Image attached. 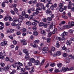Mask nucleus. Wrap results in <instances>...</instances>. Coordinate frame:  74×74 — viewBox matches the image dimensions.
Returning <instances> with one entry per match:
<instances>
[{"mask_svg": "<svg viewBox=\"0 0 74 74\" xmlns=\"http://www.w3.org/2000/svg\"><path fill=\"white\" fill-rule=\"evenodd\" d=\"M35 64L37 66L39 65L40 63V61L38 60H37L35 61Z\"/></svg>", "mask_w": 74, "mask_h": 74, "instance_id": "nucleus-8", "label": "nucleus"}, {"mask_svg": "<svg viewBox=\"0 0 74 74\" xmlns=\"http://www.w3.org/2000/svg\"><path fill=\"white\" fill-rule=\"evenodd\" d=\"M69 57H71L72 59H74V56H72V55H70Z\"/></svg>", "mask_w": 74, "mask_h": 74, "instance_id": "nucleus-51", "label": "nucleus"}, {"mask_svg": "<svg viewBox=\"0 0 74 74\" xmlns=\"http://www.w3.org/2000/svg\"><path fill=\"white\" fill-rule=\"evenodd\" d=\"M50 41H51V38H49L47 39V42H49Z\"/></svg>", "mask_w": 74, "mask_h": 74, "instance_id": "nucleus-41", "label": "nucleus"}, {"mask_svg": "<svg viewBox=\"0 0 74 74\" xmlns=\"http://www.w3.org/2000/svg\"><path fill=\"white\" fill-rule=\"evenodd\" d=\"M66 63H68L70 62V58H67L66 59Z\"/></svg>", "mask_w": 74, "mask_h": 74, "instance_id": "nucleus-10", "label": "nucleus"}, {"mask_svg": "<svg viewBox=\"0 0 74 74\" xmlns=\"http://www.w3.org/2000/svg\"><path fill=\"white\" fill-rule=\"evenodd\" d=\"M28 65L29 66H32V63L30 62H29L28 63Z\"/></svg>", "mask_w": 74, "mask_h": 74, "instance_id": "nucleus-27", "label": "nucleus"}, {"mask_svg": "<svg viewBox=\"0 0 74 74\" xmlns=\"http://www.w3.org/2000/svg\"><path fill=\"white\" fill-rule=\"evenodd\" d=\"M1 46H3L4 45V42H1Z\"/></svg>", "mask_w": 74, "mask_h": 74, "instance_id": "nucleus-64", "label": "nucleus"}, {"mask_svg": "<svg viewBox=\"0 0 74 74\" xmlns=\"http://www.w3.org/2000/svg\"><path fill=\"white\" fill-rule=\"evenodd\" d=\"M59 7L60 8H62V7H63V3H60Z\"/></svg>", "mask_w": 74, "mask_h": 74, "instance_id": "nucleus-55", "label": "nucleus"}, {"mask_svg": "<svg viewBox=\"0 0 74 74\" xmlns=\"http://www.w3.org/2000/svg\"><path fill=\"white\" fill-rule=\"evenodd\" d=\"M52 51H55V48L53 47H51Z\"/></svg>", "mask_w": 74, "mask_h": 74, "instance_id": "nucleus-21", "label": "nucleus"}, {"mask_svg": "<svg viewBox=\"0 0 74 74\" xmlns=\"http://www.w3.org/2000/svg\"><path fill=\"white\" fill-rule=\"evenodd\" d=\"M54 23L53 22H52L51 23V25H50L49 26L50 29H53V26L55 25H54Z\"/></svg>", "mask_w": 74, "mask_h": 74, "instance_id": "nucleus-9", "label": "nucleus"}, {"mask_svg": "<svg viewBox=\"0 0 74 74\" xmlns=\"http://www.w3.org/2000/svg\"><path fill=\"white\" fill-rule=\"evenodd\" d=\"M19 18H20L18 19V22L19 23L22 22L23 19V18H23V17L21 16H19Z\"/></svg>", "mask_w": 74, "mask_h": 74, "instance_id": "nucleus-3", "label": "nucleus"}, {"mask_svg": "<svg viewBox=\"0 0 74 74\" xmlns=\"http://www.w3.org/2000/svg\"><path fill=\"white\" fill-rule=\"evenodd\" d=\"M10 12L12 14H13V15H15V12H14V11L11 10L10 11Z\"/></svg>", "mask_w": 74, "mask_h": 74, "instance_id": "nucleus-47", "label": "nucleus"}, {"mask_svg": "<svg viewBox=\"0 0 74 74\" xmlns=\"http://www.w3.org/2000/svg\"><path fill=\"white\" fill-rule=\"evenodd\" d=\"M44 27L45 28H46L48 27V24H44Z\"/></svg>", "mask_w": 74, "mask_h": 74, "instance_id": "nucleus-31", "label": "nucleus"}, {"mask_svg": "<svg viewBox=\"0 0 74 74\" xmlns=\"http://www.w3.org/2000/svg\"><path fill=\"white\" fill-rule=\"evenodd\" d=\"M5 24H6V26H9V25H10V23H9V22H7Z\"/></svg>", "mask_w": 74, "mask_h": 74, "instance_id": "nucleus-63", "label": "nucleus"}, {"mask_svg": "<svg viewBox=\"0 0 74 74\" xmlns=\"http://www.w3.org/2000/svg\"><path fill=\"white\" fill-rule=\"evenodd\" d=\"M29 54H27L25 56V58L27 60H29L30 59V57L29 56Z\"/></svg>", "mask_w": 74, "mask_h": 74, "instance_id": "nucleus-12", "label": "nucleus"}, {"mask_svg": "<svg viewBox=\"0 0 74 74\" xmlns=\"http://www.w3.org/2000/svg\"><path fill=\"white\" fill-rule=\"evenodd\" d=\"M21 69V67L20 66H17V70H20V69Z\"/></svg>", "mask_w": 74, "mask_h": 74, "instance_id": "nucleus-58", "label": "nucleus"}, {"mask_svg": "<svg viewBox=\"0 0 74 74\" xmlns=\"http://www.w3.org/2000/svg\"><path fill=\"white\" fill-rule=\"evenodd\" d=\"M43 53H45L46 52L48 51V47H44L42 49Z\"/></svg>", "mask_w": 74, "mask_h": 74, "instance_id": "nucleus-1", "label": "nucleus"}, {"mask_svg": "<svg viewBox=\"0 0 74 74\" xmlns=\"http://www.w3.org/2000/svg\"><path fill=\"white\" fill-rule=\"evenodd\" d=\"M62 70L63 71L65 72V71H67V69L64 67H63L62 69Z\"/></svg>", "mask_w": 74, "mask_h": 74, "instance_id": "nucleus-13", "label": "nucleus"}, {"mask_svg": "<svg viewBox=\"0 0 74 74\" xmlns=\"http://www.w3.org/2000/svg\"><path fill=\"white\" fill-rule=\"evenodd\" d=\"M4 71V69L2 68H0V71L3 72Z\"/></svg>", "mask_w": 74, "mask_h": 74, "instance_id": "nucleus-57", "label": "nucleus"}, {"mask_svg": "<svg viewBox=\"0 0 74 74\" xmlns=\"http://www.w3.org/2000/svg\"><path fill=\"white\" fill-rule=\"evenodd\" d=\"M47 19L48 21H52V18L51 17H48Z\"/></svg>", "mask_w": 74, "mask_h": 74, "instance_id": "nucleus-59", "label": "nucleus"}, {"mask_svg": "<svg viewBox=\"0 0 74 74\" xmlns=\"http://www.w3.org/2000/svg\"><path fill=\"white\" fill-rule=\"evenodd\" d=\"M33 34L34 36H37L38 35V32L37 31H34L33 33Z\"/></svg>", "mask_w": 74, "mask_h": 74, "instance_id": "nucleus-18", "label": "nucleus"}, {"mask_svg": "<svg viewBox=\"0 0 74 74\" xmlns=\"http://www.w3.org/2000/svg\"><path fill=\"white\" fill-rule=\"evenodd\" d=\"M41 6L43 8V10H45V7H44V5L42 3L41 4Z\"/></svg>", "mask_w": 74, "mask_h": 74, "instance_id": "nucleus-19", "label": "nucleus"}, {"mask_svg": "<svg viewBox=\"0 0 74 74\" xmlns=\"http://www.w3.org/2000/svg\"><path fill=\"white\" fill-rule=\"evenodd\" d=\"M18 65H19V66H23V64H22V63L19 62H18Z\"/></svg>", "mask_w": 74, "mask_h": 74, "instance_id": "nucleus-32", "label": "nucleus"}, {"mask_svg": "<svg viewBox=\"0 0 74 74\" xmlns=\"http://www.w3.org/2000/svg\"><path fill=\"white\" fill-rule=\"evenodd\" d=\"M50 8L51 10H54V8H55V6H54V5H53L51 6Z\"/></svg>", "mask_w": 74, "mask_h": 74, "instance_id": "nucleus-34", "label": "nucleus"}, {"mask_svg": "<svg viewBox=\"0 0 74 74\" xmlns=\"http://www.w3.org/2000/svg\"><path fill=\"white\" fill-rule=\"evenodd\" d=\"M33 47H34V48H37V47H38V46L36 44H34V45L33 46Z\"/></svg>", "mask_w": 74, "mask_h": 74, "instance_id": "nucleus-56", "label": "nucleus"}, {"mask_svg": "<svg viewBox=\"0 0 74 74\" xmlns=\"http://www.w3.org/2000/svg\"><path fill=\"white\" fill-rule=\"evenodd\" d=\"M57 66L58 67H61L62 66V64L60 63L57 64Z\"/></svg>", "mask_w": 74, "mask_h": 74, "instance_id": "nucleus-22", "label": "nucleus"}, {"mask_svg": "<svg viewBox=\"0 0 74 74\" xmlns=\"http://www.w3.org/2000/svg\"><path fill=\"white\" fill-rule=\"evenodd\" d=\"M52 3H48L46 5V6L48 8V7H49L50 5H49V4H52Z\"/></svg>", "mask_w": 74, "mask_h": 74, "instance_id": "nucleus-25", "label": "nucleus"}, {"mask_svg": "<svg viewBox=\"0 0 74 74\" xmlns=\"http://www.w3.org/2000/svg\"><path fill=\"white\" fill-rule=\"evenodd\" d=\"M56 64L55 63H51L50 64V66H51V67H54Z\"/></svg>", "mask_w": 74, "mask_h": 74, "instance_id": "nucleus-30", "label": "nucleus"}, {"mask_svg": "<svg viewBox=\"0 0 74 74\" xmlns=\"http://www.w3.org/2000/svg\"><path fill=\"white\" fill-rule=\"evenodd\" d=\"M38 10H40V11H41V10H42V8H38L36 9V12L37 14H38V13H39V11H38Z\"/></svg>", "mask_w": 74, "mask_h": 74, "instance_id": "nucleus-5", "label": "nucleus"}, {"mask_svg": "<svg viewBox=\"0 0 74 74\" xmlns=\"http://www.w3.org/2000/svg\"><path fill=\"white\" fill-rule=\"evenodd\" d=\"M56 40H61V38H60V37H57L56 38Z\"/></svg>", "mask_w": 74, "mask_h": 74, "instance_id": "nucleus-43", "label": "nucleus"}, {"mask_svg": "<svg viewBox=\"0 0 74 74\" xmlns=\"http://www.w3.org/2000/svg\"><path fill=\"white\" fill-rule=\"evenodd\" d=\"M4 69L5 70V71H7V70H9V69L8 66H5L4 67Z\"/></svg>", "mask_w": 74, "mask_h": 74, "instance_id": "nucleus-23", "label": "nucleus"}, {"mask_svg": "<svg viewBox=\"0 0 74 74\" xmlns=\"http://www.w3.org/2000/svg\"><path fill=\"white\" fill-rule=\"evenodd\" d=\"M33 18V15L31 16H29V17L28 18L29 19H32Z\"/></svg>", "mask_w": 74, "mask_h": 74, "instance_id": "nucleus-54", "label": "nucleus"}, {"mask_svg": "<svg viewBox=\"0 0 74 74\" xmlns=\"http://www.w3.org/2000/svg\"><path fill=\"white\" fill-rule=\"evenodd\" d=\"M68 33L67 32H64L61 35L62 36V37H64V36L67 35Z\"/></svg>", "mask_w": 74, "mask_h": 74, "instance_id": "nucleus-7", "label": "nucleus"}, {"mask_svg": "<svg viewBox=\"0 0 74 74\" xmlns=\"http://www.w3.org/2000/svg\"><path fill=\"white\" fill-rule=\"evenodd\" d=\"M2 8H4V7H5V3L4 2H3L2 3Z\"/></svg>", "mask_w": 74, "mask_h": 74, "instance_id": "nucleus-33", "label": "nucleus"}, {"mask_svg": "<svg viewBox=\"0 0 74 74\" xmlns=\"http://www.w3.org/2000/svg\"><path fill=\"white\" fill-rule=\"evenodd\" d=\"M66 29H69V28H70V26L69 25H66Z\"/></svg>", "mask_w": 74, "mask_h": 74, "instance_id": "nucleus-52", "label": "nucleus"}, {"mask_svg": "<svg viewBox=\"0 0 74 74\" xmlns=\"http://www.w3.org/2000/svg\"><path fill=\"white\" fill-rule=\"evenodd\" d=\"M56 47H57V48H59L60 47L59 44V43H56Z\"/></svg>", "mask_w": 74, "mask_h": 74, "instance_id": "nucleus-53", "label": "nucleus"}, {"mask_svg": "<svg viewBox=\"0 0 74 74\" xmlns=\"http://www.w3.org/2000/svg\"><path fill=\"white\" fill-rule=\"evenodd\" d=\"M71 25L72 26H74V22L73 21H72L71 23Z\"/></svg>", "mask_w": 74, "mask_h": 74, "instance_id": "nucleus-62", "label": "nucleus"}, {"mask_svg": "<svg viewBox=\"0 0 74 74\" xmlns=\"http://www.w3.org/2000/svg\"><path fill=\"white\" fill-rule=\"evenodd\" d=\"M59 11L60 12H63V8H60Z\"/></svg>", "mask_w": 74, "mask_h": 74, "instance_id": "nucleus-45", "label": "nucleus"}, {"mask_svg": "<svg viewBox=\"0 0 74 74\" xmlns=\"http://www.w3.org/2000/svg\"><path fill=\"white\" fill-rule=\"evenodd\" d=\"M9 60H10V59H9L8 57H6L5 59V61L8 62V61H9Z\"/></svg>", "mask_w": 74, "mask_h": 74, "instance_id": "nucleus-49", "label": "nucleus"}, {"mask_svg": "<svg viewBox=\"0 0 74 74\" xmlns=\"http://www.w3.org/2000/svg\"><path fill=\"white\" fill-rule=\"evenodd\" d=\"M26 12L23 11L22 13V15L23 16H24V15H26Z\"/></svg>", "mask_w": 74, "mask_h": 74, "instance_id": "nucleus-24", "label": "nucleus"}, {"mask_svg": "<svg viewBox=\"0 0 74 74\" xmlns=\"http://www.w3.org/2000/svg\"><path fill=\"white\" fill-rule=\"evenodd\" d=\"M13 44L15 45L17 44V42L16 41L14 40L13 42Z\"/></svg>", "mask_w": 74, "mask_h": 74, "instance_id": "nucleus-61", "label": "nucleus"}, {"mask_svg": "<svg viewBox=\"0 0 74 74\" xmlns=\"http://www.w3.org/2000/svg\"><path fill=\"white\" fill-rule=\"evenodd\" d=\"M14 11L15 12H16V13H17V12H18V10L16 8H15L14 10Z\"/></svg>", "mask_w": 74, "mask_h": 74, "instance_id": "nucleus-29", "label": "nucleus"}, {"mask_svg": "<svg viewBox=\"0 0 74 74\" xmlns=\"http://www.w3.org/2000/svg\"><path fill=\"white\" fill-rule=\"evenodd\" d=\"M30 61L31 62H32V63H34V62H35L36 60L32 58L30 59Z\"/></svg>", "mask_w": 74, "mask_h": 74, "instance_id": "nucleus-11", "label": "nucleus"}, {"mask_svg": "<svg viewBox=\"0 0 74 74\" xmlns=\"http://www.w3.org/2000/svg\"><path fill=\"white\" fill-rule=\"evenodd\" d=\"M39 26L40 27H41V26H44V23L42 22H40L39 24Z\"/></svg>", "mask_w": 74, "mask_h": 74, "instance_id": "nucleus-16", "label": "nucleus"}, {"mask_svg": "<svg viewBox=\"0 0 74 74\" xmlns=\"http://www.w3.org/2000/svg\"><path fill=\"white\" fill-rule=\"evenodd\" d=\"M20 41L22 43H24V42H26V40H20Z\"/></svg>", "mask_w": 74, "mask_h": 74, "instance_id": "nucleus-26", "label": "nucleus"}, {"mask_svg": "<svg viewBox=\"0 0 74 74\" xmlns=\"http://www.w3.org/2000/svg\"><path fill=\"white\" fill-rule=\"evenodd\" d=\"M21 71L22 72H23V73H24V72H25V68H23L21 69Z\"/></svg>", "mask_w": 74, "mask_h": 74, "instance_id": "nucleus-50", "label": "nucleus"}, {"mask_svg": "<svg viewBox=\"0 0 74 74\" xmlns=\"http://www.w3.org/2000/svg\"><path fill=\"white\" fill-rule=\"evenodd\" d=\"M50 8H48L47 10L46 11V14H51L52 13V11H50Z\"/></svg>", "mask_w": 74, "mask_h": 74, "instance_id": "nucleus-4", "label": "nucleus"}, {"mask_svg": "<svg viewBox=\"0 0 74 74\" xmlns=\"http://www.w3.org/2000/svg\"><path fill=\"white\" fill-rule=\"evenodd\" d=\"M23 52L25 54H29V53H28V50L27 49H24L23 50Z\"/></svg>", "mask_w": 74, "mask_h": 74, "instance_id": "nucleus-6", "label": "nucleus"}, {"mask_svg": "<svg viewBox=\"0 0 74 74\" xmlns=\"http://www.w3.org/2000/svg\"><path fill=\"white\" fill-rule=\"evenodd\" d=\"M31 71H30L29 72L31 74H32V73H33L34 71V69H32V68H31Z\"/></svg>", "mask_w": 74, "mask_h": 74, "instance_id": "nucleus-20", "label": "nucleus"}, {"mask_svg": "<svg viewBox=\"0 0 74 74\" xmlns=\"http://www.w3.org/2000/svg\"><path fill=\"white\" fill-rule=\"evenodd\" d=\"M27 12L29 14H31V13H32V11L30 9H28L27 10Z\"/></svg>", "mask_w": 74, "mask_h": 74, "instance_id": "nucleus-37", "label": "nucleus"}, {"mask_svg": "<svg viewBox=\"0 0 74 74\" xmlns=\"http://www.w3.org/2000/svg\"><path fill=\"white\" fill-rule=\"evenodd\" d=\"M26 24L28 26H30V25H32V23H31V22L29 21H27L26 23Z\"/></svg>", "mask_w": 74, "mask_h": 74, "instance_id": "nucleus-14", "label": "nucleus"}, {"mask_svg": "<svg viewBox=\"0 0 74 74\" xmlns=\"http://www.w3.org/2000/svg\"><path fill=\"white\" fill-rule=\"evenodd\" d=\"M61 52L60 51H57L56 53H54L53 54V56H57V55L58 56H59L60 55H61Z\"/></svg>", "mask_w": 74, "mask_h": 74, "instance_id": "nucleus-2", "label": "nucleus"}, {"mask_svg": "<svg viewBox=\"0 0 74 74\" xmlns=\"http://www.w3.org/2000/svg\"><path fill=\"white\" fill-rule=\"evenodd\" d=\"M66 44L67 45H70L71 44V40H68L67 41Z\"/></svg>", "mask_w": 74, "mask_h": 74, "instance_id": "nucleus-15", "label": "nucleus"}, {"mask_svg": "<svg viewBox=\"0 0 74 74\" xmlns=\"http://www.w3.org/2000/svg\"><path fill=\"white\" fill-rule=\"evenodd\" d=\"M17 21V19H16V18H13V22H14V23L16 22Z\"/></svg>", "mask_w": 74, "mask_h": 74, "instance_id": "nucleus-28", "label": "nucleus"}, {"mask_svg": "<svg viewBox=\"0 0 74 74\" xmlns=\"http://www.w3.org/2000/svg\"><path fill=\"white\" fill-rule=\"evenodd\" d=\"M41 33L43 35H45L46 34V32L45 30H42L41 32Z\"/></svg>", "mask_w": 74, "mask_h": 74, "instance_id": "nucleus-17", "label": "nucleus"}, {"mask_svg": "<svg viewBox=\"0 0 74 74\" xmlns=\"http://www.w3.org/2000/svg\"><path fill=\"white\" fill-rule=\"evenodd\" d=\"M52 35V32H50L48 34V36L49 37H50Z\"/></svg>", "mask_w": 74, "mask_h": 74, "instance_id": "nucleus-48", "label": "nucleus"}, {"mask_svg": "<svg viewBox=\"0 0 74 74\" xmlns=\"http://www.w3.org/2000/svg\"><path fill=\"white\" fill-rule=\"evenodd\" d=\"M62 49L66 51V49H67V48L65 46L63 47L62 48Z\"/></svg>", "mask_w": 74, "mask_h": 74, "instance_id": "nucleus-38", "label": "nucleus"}, {"mask_svg": "<svg viewBox=\"0 0 74 74\" xmlns=\"http://www.w3.org/2000/svg\"><path fill=\"white\" fill-rule=\"evenodd\" d=\"M68 16L70 18H71V13H69L68 14Z\"/></svg>", "mask_w": 74, "mask_h": 74, "instance_id": "nucleus-60", "label": "nucleus"}, {"mask_svg": "<svg viewBox=\"0 0 74 74\" xmlns=\"http://www.w3.org/2000/svg\"><path fill=\"white\" fill-rule=\"evenodd\" d=\"M25 69L26 70H30V69L31 68H29L28 66H25Z\"/></svg>", "mask_w": 74, "mask_h": 74, "instance_id": "nucleus-39", "label": "nucleus"}, {"mask_svg": "<svg viewBox=\"0 0 74 74\" xmlns=\"http://www.w3.org/2000/svg\"><path fill=\"white\" fill-rule=\"evenodd\" d=\"M37 29V28L36 26L32 28V29L34 30H36Z\"/></svg>", "mask_w": 74, "mask_h": 74, "instance_id": "nucleus-44", "label": "nucleus"}, {"mask_svg": "<svg viewBox=\"0 0 74 74\" xmlns=\"http://www.w3.org/2000/svg\"><path fill=\"white\" fill-rule=\"evenodd\" d=\"M67 56V53H65L63 54V56H64V58L66 57Z\"/></svg>", "mask_w": 74, "mask_h": 74, "instance_id": "nucleus-46", "label": "nucleus"}, {"mask_svg": "<svg viewBox=\"0 0 74 74\" xmlns=\"http://www.w3.org/2000/svg\"><path fill=\"white\" fill-rule=\"evenodd\" d=\"M10 60V63H12L14 61V60L13 58H11Z\"/></svg>", "mask_w": 74, "mask_h": 74, "instance_id": "nucleus-35", "label": "nucleus"}, {"mask_svg": "<svg viewBox=\"0 0 74 74\" xmlns=\"http://www.w3.org/2000/svg\"><path fill=\"white\" fill-rule=\"evenodd\" d=\"M32 25L34 26H36V25H37V24L34 22H33L32 23Z\"/></svg>", "mask_w": 74, "mask_h": 74, "instance_id": "nucleus-40", "label": "nucleus"}, {"mask_svg": "<svg viewBox=\"0 0 74 74\" xmlns=\"http://www.w3.org/2000/svg\"><path fill=\"white\" fill-rule=\"evenodd\" d=\"M1 66L2 67H3L5 65V64H4V63H1Z\"/></svg>", "mask_w": 74, "mask_h": 74, "instance_id": "nucleus-42", "label": "nucleus"}, {"mask_svg": "<svg viewBox=\"0 0 74 74\" xmlns=\"http://www.w3.org/2000/svg\"><path fill=\"white\" fill-rule=\"evenodd\" d=\"M42 21L44 22H47V18H43Z\"/></svg>", "mask_w": 74, "mask_h": 74, "instance_id": "nucleus-36", "label": "nucleus"}]
</instances>
